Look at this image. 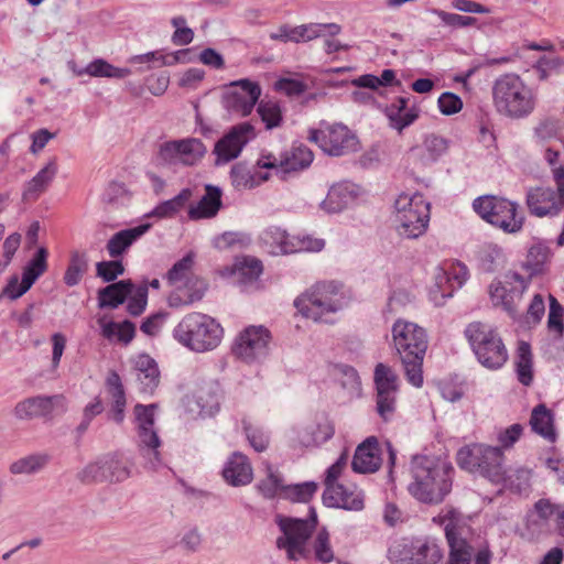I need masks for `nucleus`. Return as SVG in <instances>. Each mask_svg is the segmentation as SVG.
<instances>
[{"instance_id":"nucleus-4","label":"nucleus","mask_w":564,"mask_h":564,"mask_svg":"<svg viewBox=\"0 0 564 564\" xmlns=\"http://www.w3.org/2000/svg\"><path fill=\"white\" fill-rule=\"evenodd\" d=\"M492 101L498 113L511 119H521L534 110L536 98L519 75L509 73L494 82Z\"/></svg>"},{"instance_id":"nucleus-29","label":"nucleus","mask_w":564,"mask_h":564,"mask_svg":"<svg viewBox=\"0 0 564 564\" xmlns=\"http://www.w3.org/2000/svg\"><path fill=\"white\" fill-rule=\"evenodd\" d=\"M133 290L134 284L129 279L110 283L98 290V307L115 310L127 301Z\"/></svg>"},{"instance_id":"nucleus-60","label":"nucleus","mask_w":564,"mask_h":564,"mask_svg":"<svg viewBox=\"0 0 564 564\" xmlns=\"http://www.w3.org/2000/svg\"><path fill=\"white\" fill-rule=\"evenodd\" d=\"M431 12L437 15L446 25L452 28H466L476 23V18L449 13L440 9H432Z\"/></svg>"},{"instance_id":"nucleus-21","label":"nucleus","mask_w":564,"mask_h":564,"mask_svg":"<svg viewBox=\"0 0 564 564\" xmlns=\"http://www.w3.org/2000/svg\"><path fill=\"white\" fill-rule=\"evenodd\" d=\"M55 411H67V400L63 394L31 397L14 408V414L19 420L52 417Z\"/></svg>"},{"instance_id":"nucleus-38","label":"nucleus","mask_w":564,"mask_h":564,"mask_svg":"<svg viewBox=\"0 0 564 564\" xmlns=\"http://www.w3.org/2000/svg\"><path fill=\"white\" fill-rule=\"evenodd\" d=\"M314 159L312 150L300 144L293 147L292 150L280 158V167L282 173L297 172L308 167Z\"/></svg>"},{"instance_id":"nucleus-31","label":"nucleus","mask_w":564,"mask_h":564,"mask_svg":"<svg viewBox=\"0 0 564 564\" xmlns=\"http://www.w3.org/2000/svg\"><path fill=\"white\" fill-rule=\"evenodd\" d=\"M150 228L151 224L147 223L116 232L106 245L108 254L118 260Z\"/></svg>"},{"instance_id":"nucleus-9","label":"nucleus","mask_w":564,"mask_h":564,"mask_svg":"<svg viewBox=\"0 0 564 564\" xmlns=\"http://www.w3.org/2000/svg\"><path fill=\"white\" fill-rule=\"evenodd\" d=\"M397 231L408 239H416L425 234L430 223V203L422 194H401L395 200Z\"/></svg>"},{"instance_id":"nucleus-23","label":"nucleus","mask_w":564,"mask_h":564,"mask_svg":"<svg viewBox=\"0 0 564 564\" xmlns=\"http://www.w3.org/2000/svg\"><path fill=\"white\" fill-rule=\"evenodd\" d=\"M359 191V186L349 181L338 182L330 186L319 208L327 214L340 213L357 199Z\"/></svg>"},{"instance_id":"nucleus-51","label":"nucleus","mask_w":564,"mask_h":564,"mask_svg":"<svg viewBox=\"0 0 564 564\" xmlns=\"http://www.w3.org/2000/svg\"><path fill=\"white\" fill-rule=\"evenodd\" d=\"M257 111L267 129H273L282 122V111L278 101L262 99Z\"/></svg>"},{"instance_id":"nucleus-24","label":"nucleus","mask_w":564,"mask_h":564,"mask_svg":"<svg viewBox=\"0 0 564 564\" xmlns=\"http://www.w3.org/2000/svg\"><path fill=\"white\" fill-rule=\"evenodd\" d=\"M467 276V268L460 263L453 267V272H447L444 269H437L435 273V284L431 289L433 301L437 305L443 304L438 297H441V300L451 297L453 291L460 288L466 282Z\"/></svg>"},{"instance_id":"nucleus-56","label":"nucleus","mask_w":564,"mask_h":564,"mask_svg":"<svg viewBox=\"0 0 564 564\" xmlns=\"http://www.w3.org/2000/svg\"><path fill=\"white\" fill-rule=\"evenodd\" d=\"M104 403L100 397H95L91 402H89L83 410V419L82 422L76 427L77 434L83 435L89 427L91 421L99 414L104 412Z\"/></svg>"},{"instance_id":"nucleus-25","label":"nucleus","mask_w":564,"mask_h":564,"mask_svg":"<svg viewBox=\"0 0 564 564\" xmlns=\"http://www.w3.org/2000/svg\"><path fill=\"white\" fill-rule=\"evenodd\" d=\"M381 466L380 447L377 437L370 436L359 444L355 451L351 467L355 473L370 474Z\"/></svg>"},{"instance_id":"nucleus-52","label":"nucleus","mask_w":564,"mask_h":564,"mask_svg":"<svg viewBox=\"0 0 564 564\" xmlns=\"http://www.w3.org/2000/svg\"><path fill=\"white\" fill-rule=\"evenodd\" d=\"M124 273V267L121 260L100 261L96 263V274L106 283L113 281Z\"/></svg>"},{"instance_id":"nucleus-42","label":"nucleus","mask_w":564,"mask_h":564,"mask_svg":"<svg viewBox=\"0 0 564 564\" xmlns=\"http://www.w3.org/2000/svg\"><path fill=\"white\" fill-rule=\"evenodd\" d=\"M77 76L88 74L93 77L124 78L131 74L129 68H120L109 64L102 58L90 62L82 70H75Z\"/></svg>"},{"instance_id":"nucleus-10","label":"nucleus","mask_w":564,"mask_h":564,"mask_svg":"<svg viewBox=\"0 0 564 564\" xmlns=\"http://www.w3.org/2000/svg\"><path fill=\"white\" fill-rule=\"evenodd\" d=\"M473 207L482 219L506 232H517L523 225V217L518 215L517 205L508 199L492 195L481 196L474 200Z\"/></svg>"},{"instance_id":"nucleus-62","label":"nucleus","mask_w":564,"mask_h":564,"mask_svg":"<svg viewBox=\"0 0 564 564\" xmlns=\"http://www.w3.org/2000/svg\"><path fill=\"white\" fill-rule=\"evenodd\" d=\"M563 315L564 308L554 296L550 295L547 327L551 330H556L560 335H562L564 330Z\"/></svg>"},{"instance_id":"nucleus-7","label":"nucleus","mask_w":564,"mask_h":564,"mask_svg":"<svg viewBox=\"0 0 564 564\" xmlns=\"http://www.w3.org/2000/svg\"><path fill=\"white\" fill-rule=\"evenodd\" d=\"M464 334L481 366L497 370L507 362V347L495 327L482 322H473L467 325Z\"/></svg>"},{"instance_id":"nucleus-64","label":"nucleus","mask_w":564,"mask_h":564,"mask_svg":"<svg viewBox=\"0 0 564 564\" xmlns=\"http://www.w3.org/2000/svg\"><path fill=\"white\" fill-rule=\"evenodd\" d=\"M156 406L158 405L155 403L149 405L138 403L134 405L133 412L138 423V429L154 426V410Z\"/></svg>"},{"instance_id":"nucleus-63","label":"nucleus","mask_w":564,"mask_h":564,"mask_svg":"<svg viewBox=\"0 0 564 564\" xmlns=\"http://www.w3.org/2000/svg\"><path fill=\"white\" fill-rule=\"evenodd\" d=\"M440 111L445 116H452L459 112L463 108V101L457 95L446 91L437 100Z\"/></svg>"},{"instance_id":"nucleus-49","label":"nucleus","mask_w":564,"mask_h":564,"mask_svg":"<svg viewBox=\"0 0 564 564\" xmlns=\"http://www.w3.org/2000/svg\"><path fill=\"white\" fill-rule=\"evenodd\" d=\"M50 462L47 454H33L22 457L10 465V473L13 475L35 474L42 470Z\"/></svg>"},{"instance_id":"nucleus-39","label":"nucleus","mask_w":564,"mask_h":564,"mask_svg":"<svg viewBox=\"0 0 564 564\" xmlns=\"http://www.w3.org/2000/svg\"><path fill=\"white\" fill-rule=\"evenodd\" d=\"M334 433V425L325 421L300 430L297 432V442L304 447L317 446L330 440Z\"/></svg>"},{"instance_id":"nucleus-16","label":"nucleus","mask_w":564,"mask_h":564,"mask_svg":"<svg viewBox=\"0 0 564 564\" xmlns=\"http://www.w3.org/2000/svg\"><path fill=\"white\" fill-rule=\"evenodd\" d=\"M174 337L196 352L209 350L212 345L209 317L197 313L186 316L175 327Z\"/></svg>"},{"instance_id":"nucleus-13","label":"nucleus","mask_w":564,"mask_h":564,"mask_svg":"<svg viewBox=\"0 0 564 564\" xmlns=\"http://www.w3.org/2000/svg\"><path fill=\"white\" fill-rule=\"evenodd\" d=\"M260 241L271 254H290L302 251H321L325 241L310 236H290L280 227L271 226L260 235Z\"/></svg>"},{"instance_id":"nucleus-2","label":"nucleus","mask_w":564,"mask_h":564,"mask_svg":"<svg viewBox=\"0 0 564 564\" xmlns=\"http://www.w3.org/2000/svg\"><path fill=\"white\" fill-rule=\"evenodd\" d=\"M391 334L408 381L420 388L423 384L422 366L429 346L426 330L413 322L400 318L394 322Z\"/></svg>"},{"instance_id":"nucleus-46","label":"nucleus","mask_w":564,"mask_h":564,"mask_svg":"<svg viewBox=\"0 0 564 564\" xmlns=\"http://www.w3.org/2000/svg\"><path fill=\"white\" fill-rule=\"evenodd\" d=\"M351 85L359 88L377 90L380 86H401V82L395 79V72L393 69H384L380 77L372 74L361 75L352 79Z\"/></svg>"},{"instance_id":"nucleus-20","label":"nucleus","mask_w":564,"mask_h":564,"mask_svg":"<svg viewBox=\"0 0 564 564\" xmlns=\"http://www.w3.org/2000/svg\"><path fill=\"white\" fill-rule=\"evenodd\" d=\"M256 138L254 127L250 122H241L229 131L214 145L217 163H226L236 159L243 147Z\"/></svg>"},{"instance_id":"nucleus-57","label":"nucleus","mask_w":564,"mask_h":564,"mask_svg":"<svg viewBox=\"0 0 564 564\" xmlns=\"http://www.w3.org/2000/svg\"><path fill=\"white\" fill-rule=\"evenodd\" d=\"M130 64H148L145 68L140 70L150 69L152 67H161L164 65H173L169 59V55L162 54L160 51L148 52L145 54L134 55L129 59Z\"/></svg>"},{"instance_id":"nucleus-54","label":"nucleus","mask_w":564,"mask_h":564,"mask_svg":"<svg viewBox=\"0 0 564 564\" xmlns=\"http://www.w3.org/2000/svg\"><path fill=\"white\" fill-rule=\"evenodd\" d=\"M314 555L315 558L322 563H329L334 560V551L330 546L329 534L323 529L314 540Z\"/></svg>"},{"instance_id":"nucleus-43","label":"nucleus","mask_w":564,"mask_h":564,"mask_svg":"<svg viewBox=\"0 0 564 564\" xmlns=\"http://www.w3.org/2000/svg\"><path fill=\"white\" fill-rule=\"evenodd\" d=\"M88 257L84 251L74 250L70 252L69 262L63 280L67 286L79 284L83 275L88 271Z\"/></svg>"},{"instance_id":"nucleus-8","label":"nucleus","mask_w":564,"mask_h":564,"mask_svg":"<svg viewBox=\"0 0 564 564\" xmlns=\"http://www.w3.org/2000/svg\"><path fill=\"white\" fill-rule=\"evenodd\" d=\"M276 523L282 535L276 539V547L285 552L290 561H299L310 556L307 542L316 527L317 518L314 510L310 520L276 516Z\"/></svg>"},{"instance_id":"nucleus-41","label":"nucleus","mask_w":564,"mask_h":564,"mask_svg":"<svg viewBox=\"0 0 564 564\" xmlns=\"http://www.w3.org/2000/svg\"><path fill=\"white\" fill-rule=\"evenodd\" d=\"M530 425L533 432L543 436L545 440H555L553 416L544 404H539L532 410Z\"/></svg>"},{"instance_id":"nucleus-48","label":"nucleus","mask_w":564,"mask_h":564,"mask_svg":"<svg viewBox=\"0 0 564 564\" xmlns=\"http://www.w3.org/2000/svg\"><path fill=\"white\" fill-rule=\"evenodd\" d=\"M267 476L258 485V491L267 499L274 498L281 490H286L282 475L270 464L265 465Z\"/></svg>"},{"instance_id":"nucleus-22","label":"nucleus","mask_w":564,"mask_h":564,"mask_svg":"<svg viewBox=\"0 0 564 564\" xmlns=\"http://www.w3.org/2000/svg\"><path fill=\"white\" fill-rule=\"evenodd\" d=\"M414 552L411 556L401 557L399 546L389 549V558L397 564H440L443 560V550L432 540L417 542L413 545Z\"/></svg>"},{"instance_id":"nucleus-34","label":"nucleus","mask_w":564,"mask_h":564,"mask_svg":"<svg viewBox=\"0 0 564 564\" xmlns=\"http://www.w3.org/2000/svg\"><path fill=\"white\" fill-rule=\"evenodd\" d=\"M503 454L499 447L486 446L479 462L477 473L487 477L494 482H499L505 478Z\"/></svg>"},{"instance_id":"nucleus-37","label":"nucleus","mask_w":564,"mask_h":564,"mask_svg":"<svg viewBox=\"0 0 564 564\" xmlns=\"http://www.w3.org/2000/svg\"><path fill=\"white\" fill-rule=\"evenodd\" d=\"M514 369L518 381L529 387L533 381V355L531 346L527 341H519L516 356H514Z\"/></svg>"},{"instance_id":"nucleus-26","label":"nucleus","mask_w":564,"mask_h":564,"mask_svg":"<svg viewBox=\"0 0 564 564\" xmlns=\"http://www.w3.org/2000/svg\"><path fill=\"white\" fill-rule=\"evenodd\" d=\"M323 501L327 507L343 508L350 511H360L365 507L364 492L356 488L350 490L343 485L325 489Z\"/></svg>"},{"instance_id":"nucleus-33","label":"nucleus","mask_w":564,"mask_h":564,"mask_svg":"<svg viewBox=\"0 0 564 564\" xmlns=\"http://www.w3.org/2000/svg\"><path fill=\"white\" fill-rule=\"evenodd\" d=\"M507 283H517L519 286L514 288L506 294L505 299H495L494 305L500 306L506 311L512 318H517L519 313V305L522 300V294L525 291L529 280H525L522 275L517 272H510L506 275Z\"/></svg>"},{"instance_id":"nucleus-12","label":"nucleus","mask_w":564,"mask_h":564,"mask_svg":"<svg viewBox=\"0 0 564 564\" xmlns=\"http://www.w3.org/2000/svg\"><path fill=\"white\" fill-rule=\"evenodd\" d=\"M204 143L196 138H185L162 142L154 156L155 164L162 167L191 166L206 153Z\"/></svg>"},{"instance_id":"nucleus-55","label":"nucleus","mask_w":564,"mask_h":564,"mask_svg":"<svg viewBox=\"0 0 564 564\" xmlns=\"http://www.w3.org/2000/svg\"><path fill=\"white\" fill-rule=\"evenodd\" d=\"M134 294L129 297L127 311L131 316H140L148 304V285L145 283L134 286Z\"/></svg>"},{"instance_id":"nucleus-44","label":"nucleus","mask_w":564,"mask_h":564,"mask_svg":"<svg viewBox=\"0 0 564 564\" xmlns=\"http://www.w3.org/2000/svg\"><path fill=\"white\" fill-rule=\"evenodd\" d=\"M192 196L193 191L191 188H183L173 198L164 200L160 203L158 206H155V208L149 214V216H154L159 218L173 217L186 206Z\"/></svg>"},{"instance_id":"nucleus-40","label":"nucleus","mask_w":564,"mask_h":564,"mask_svg":"<svg viewBox=\"0 0 564 564\" xmlns=\"http://www.w3.org/2000/svg\"><path fill=\"white\" fill-rule=\"evenodd\" d=\"M138 436L140 438L141 455L147 457L151 468L155 469L161 464V456L158 451L161 441L154 426L138 429Z\"/></svg>"},{"instance_id":"nucleus-30","label":"nucleus","mask_w":564,"mask_h":564,"mask_svg":"<svg viewBox=\"0 0 564 564\" xmlns=\"http://www.w3.org/2000/svg\"><path fill=\"white\" fill-rule=\"evenodd\" d=\"M137 379L140 392L153 394L160 383V370L156 361L147 354H141L135 360Z\"/></svg>"},{"instance_id":"nucleus-59","label":"nucleus","mask_w":564,"mask_h":564,"mask_svg":"<svg viewBox=\"0 0 564 564\" xmlns=\"http://www.w3.org/2000/svg\"><path fill=\"white\" fill-rule=\"evenodd\" d=\"M175 31L172 35V42L175 45H187L193 41L194 32L186 26V20L183 17H174L171 21Z\"/></svg>"},{"instance_id":"nucleus-28","label":"nucleus","mask_w":564,"mask_h":564,"mask_svg":"<svg viewBox=\"0 0 564 564\" xmlns=\"http://www.w3.org/2000/svg\"><path fill=\"white\" fill-rule=\"evenodd\" d=\"M223 477L227 484L235 487L250 484L253 471L247 456L241 453H234L223 469Z\"/></svg>"},{"instance_id":"nucleus-14","label":"nucleus","mask_w":564,"mask_h":564,"mask_svg":"<svg viewBox=\"0 0 564 564\" xmlns=\"http://www.w3.org/2000/svg\"><path fill=\"white\" fill-rule=\"evenodd\" d=\"M271 333L262 325L248 326L237 337L234 355L246 364L261 362L269 355Z\"/></svg>"},{"instance_id":"nucleus-19","label":"nucleus","mask_w":564,"mask_h":564,"mask_svg":"<svg viewBox=\"0 0 564 564\" xmlns=\"http://www.w3.org/2000/svg\"><path fill=\"white\" fill-rule=\"evenodd\" d=\"M130 476L128 466L116 456L105 457L88 464L78 473L82 482H120Z\"/></svg>"},{"instance_id":"nucleus-27","label":"nucleus","mask_w":564,"mask_h":564,"mask_svg":"<svg viewBox=\"0 0 564 564\" xmlns=\"http://www.w3.org/2000/svg\"><path fill=\"white\" fill-rule=\"evenodd\" d=\"M107 392L111 397V408L107 413V419L121 424L126 417L127 397L119 373L110 370L105 382Z\"/></svg>"},{"instance_id":"nucleus-58","label":"nucleus","mask_w":564,"mask_h":564,"mask_svg":"<svg viewBox=\"0 0 564 564\" xmlns=\"http://www.w3.org/2000/svg\"><path fill=\"white\" fill-rule=\"evenodd\" d=\"M549 259V249L541 245L532 246L527 256L525 267L531 273H538L541 271L543 264Z\"/></svg>"},{"instance_id":"nucleus-5","label":"nucleus","mask_w":564,"mask_h":564,"mask_svg":"<svg viewBox=\"0 0 564 564\" xmlns=\"http://www.w3.org/2000/svg\"><path fill=\"white\" fill-rule=\"evenodd\" d=\"M195 256L188 252L176 261L166 272L165 279L175 289L167 296V304L172 308L188 306L200 301L208 290V283L194 274Z\"/></svg>"},{"instance_id":"nucleus-32","label":"nucleus","mask_w":564,"mask_h":564,"mask_svg":"<svg viewBox=\"0 0 564 564\" xmlns=\"http://www.w3.org/2000/svg\"><path fill=\"white\" fill-rule=\"evenodd\" d=\"M409 97H398L394 102L386 109L390 126L401 132L419 118V109L415 106L409 107Z\"/></svg>"},{"instance_id":"nucleus-35","label":"nucleus","mask_w":564,"mask_h":564,"mask_svg":"<svg viewBox=\"0 0 564 564\" xmlns=\"http://www.w3.org/2000/svg\"><path fill=\"white\" fill-rule=\"evenodd\" d=\"M57 174L56 159H52L43 169H41L32 180H30L23 189L24 200H35L46 191L51 182Z\"/></svg>"},{"instance_id":"nucleus-47","label":"nucleus","mask_w":564,"mask_h":564,"mask_svg":"<svg viewBox=\"0 0 564 564\" xmlns=\"http://www.w3.org/2000/svg\"><path fill=\"white\" fill-rule=\"evenodd\" d=\"M341 32L337 23H307L300 25L301 42H310L318 37L336 36Z\"/></svg>"},{"instance_id":"nucleus-50","label":"nucleus","mask_w":564,"mask_h":564,"mask_svg":"<svg viewBox=\"0 0 564 564\" xmlns=\"http://www.w3.org/2000/svg\"><path fill=\"white\" fill-rule=\"evenodd\" d=\"M485 445L474 444L460 448L457 453V464L460 468L470 473H477L479 469V462L484 453Z\"/></svg>"},{"instance_id":"nucleus-1","label":"nucleus","mask_w":564,"mask_h":564,"mask_svg":"<svg viewBox=\"0 0 564 564\" xmlns=\"http://www.w3.org/2000/svg\"><path fill=\"white\" fill-rule=\"evenodd\" d=\"M453 467L427 456H416L412 462L413 481L409 492L420 502L440 505L452 490Z\"/></svg>"},{"instance_id":"nucleus-11","label":"nucleus","mask_w":564,"mask_h":564,"mask_svg":"<svg viewBox=\"0 0 564 564\" xmlns=\"http://www.w3.org/2000/svg\"><path fill=\"white\" fill-rule=\"evenodd\" d=\"M307 139L330 156H343L359 150L357 135L341 123L310 129Z\"/></svg>"},{"instance_id":"nucleus-3","label":"nucleus","mask_w":564,"mask_h":564,"mask_svg":"<svg viewBox=\"0 0 564 564\" xmlns=\"http://www.w3.org/2000/svg\"><path fill=\"white\" fill-rule=\"evenodd\" d=\"M444 525L445 538L448 544V560L446 564H490L492 553L488 546L476 550L469 540V528L463 522L460 513L449 508L433 519Z\"/></svg>"},{"instance_id":"nucleus-18","label":"nucleus","mask_w":564,"mask_h":564,"mask_svg":"<svg viewBox=\"0 0 564 564\" xmlns=\"http://www.w3.org/2000/svg\"><path fill=\"white\" fill-rule=\"evenodd\" d=\"M261 96V88L249 79L230 83L223 94L224 107L237 115L248 116Z\"/></svg>"},{"instance_id":"nucleus-17","label":"nucleus","mask_w":564,"mask_h":564,"mask_svg":"<svg viewBox=\"0 0 564 564\" xmlns=\"http://www.w3.org/2000/svg\"><path fill=\"white\" fill-rule=\"evenodd\" d=\"M373 381L377 390V411L388 421L395 411L399 377L388 365L379 362L375 367Z\"/></svg>"},{"instance_id":"nucleus-45","label":"nucleus","mask_w":564,"mask_h":564,"mask_svg":"<svg viewBox=\"0 0 564 564\" xmlns=\"http://www.w3.org/2000/svg\"><path fill=\"white\" fill-rule=\"evenodd\" d=\"M232 272L241 279L243 282H252L257 280L263 272L262 262L251 256H243L237 258Z\"/></svg>"},{"instance_id":"nucleus-15","label":"nucleus","mask_w":564,"mask_h":564,"mask_svg":"<svg viewBox=\"0 0 564 564\" xmlns=\"http://www.w3.org/2000/svg\"><path fill=\"white\" fill-rule=\"evenodd\" d=\"M556 189L534 187L527 193V206L536 217H554L564 208V180L562 173L555 175Z\"/></svg>"},{"instance_id":"nucleus-6","label":"nucleus","mask_w":564,"mask_h":564,"mask_svg":"<svg viewBox=\"0 0 564 564\" xmlns=\"http://www.w3.org/2000/svg\"><path fill=\"white\" fill-rule=\"evenodd\" d=\"M341 285L321 282L294 301V306L306 318L318 323H333V315L343 307Z\"/></svg>"},{"instance_id":"nucleus-53","label":"nucleus","mask_w":564,"mask_h":564,"mask_svg":"<svg viewBox=\"0 0 564 564\" xmlns=\"http://www.w3.org/2000/svg\"><path fill=\"white\" fill-rule=\"evenodd\" d=\"M191 220L212 217V184L205 185V194L196 205H189L187 212Z\"/></svg>"},{"instance_id":"nucleus-36","label":"nucleus","mask_w":564,"mask_h":564,"mask_svg":"<svg viewBox=\"0 0 564 564\" xmlns=\"http://www.w3.org/2000/svg\"><path fill=\"white\" fill-rule=\"evenodd\" d=\"M448 149V141L437 134H429L425 137L422 147L411 149V153L423 165H427L437 161Z\"/></svg>"},{"instance_id":"nucleus-61","label":"nucleus","mask_w":564,"mask_h":564,"mask_svg":"<svg viewBox=\"0 0 564 564\" xmlns=\"http://www.w3.org/2000/svg\"><path fill=\"white\" fill-rule=\"evenodd\" d=\"M317 484L306 481L286 487L288 495L299 502H307L317 491Z\"/></svg>"}]
</instances>
